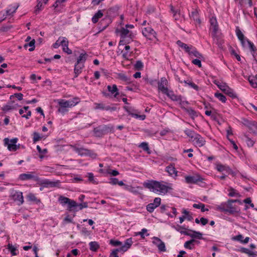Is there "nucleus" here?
I'll return each instance as SVG.
<instances>
[{"instance_id": "f257e3e1", "label": "nucleus", "mask_w": 257, "mask_h": 257, "mask_svg": "<svg viewBox=\"0 0 257 257\" xmlns=\"http://www.w3.org/2000/svg\"><path fill=\"white\" fill-rule=\"evenodd\" d=\"M143 185L150 191L160 195H165L173 189L172 183L163 181L148 180Z\"/></svg>"}, {"instance_id": "f03ea898", "label": "nucleus", "mask_w": 257, "mask_h": 257, "mask_svg": "<svg viewBox=\"0 0 257 257\" xmlns=\"http://www.w3.org/2000/svg\"><path fill=\"white\" fill-rule=\"evenodd\" d=\"M135 28L133 25L126 24L124 27L121 26L115 29V33L120 37L119 46H123L124 44L130 43L133 42L135 37L136 33H134L131 29Z\"/></svg>"}, {"instance_id": "7ed1b4c3", "label": "nucleus", "mask_w": 257, "mask_h": 257, "mask_svg": "<svg viewBox=\"0 0 257 257\" xmlns=\"http://www.w3.org/2000/svg\"><path fill=\"white\" fill-rule=\"evenodd\" d=\"M79 102L80 99L78 97H74L70 100L58 99L57 103L59 105V107L58 108V111L61 113H64L68 111L67 108L73 107Z\"/></svg>"}, {"instance_id": "20e7f679", "label": "nucleus", "mask_w": 257, "mask_h": 257, "mask_svg": "<svg viewBox=\"0 0 257 257\" xmlns=\"http://www.w3.org/2000/svg\"><path fill=\"white\" fill-rule=\"evenodd\" d=\"M18 139L14 138L10 139L8 138L4 139V145L7 147L8 150L11 152H15L20 148V144H17Z\"/></svg>"}, {"instance_id": "39448f33", "label": "nucleus", "mask_w": 257, "mask_h": 257, "mask_svg": "<svg viewBox=\"0 0 257 257\" xmlns=\"http://www.w3.org/2000/svg\"><path fill=\"white\" fill-rule=\"evenodd\" d=\"M9 197L18 205H21L24 203V200L23 193L20 191L14 189H11L10 192Z\"/></svg>"}, {"instance_id": "423d86ee", "label": "nucleus", "mask_w": 257, "mask_h": 257, "mask_svg": "<svg viewBox=\"0 0 257 257\" xmlns=\"http://www.w3.org/2000/svg\"><path fill=\"white\" fill-rule=\"evenodd\" d=\"M142 34L144 37L150 41H158L156 32L151 27H146L143 29Z\"/></svg>"}, {"instance_id": "0eeeda50", "label": "nucleus", "mask_w": 257, "mask_h": 257, "mask_svg": "<svg viewBox=\"0 0 257 257\" xmlns=\"http://www.w3.org/2000/svg\"><path fill=\"white\" fill-rule=\"evenodd\" d=\"M130 43H125L123 46H120L118 44V49L121 51V53L123 59L126 60L131 59L133 52L131 51V47L128 45Z\"/></svg>"}, {"instance_id": "6e6552de", "label": "nucleus", "mask_w": 257, "mask_h": 257, "mask_svg": "<svg viewBox=\"0 0 257 257\" xmlns=\"http://www.w3.org/2000/svg\"><path fill=\"white\" fill-rule=\"evenodd\" d=\"M60 183V182L58 180L51 181L47 179H39L38 180V184L45 188L58 187Z\"/></svg>"}, {"instance_id": "1a4fd4ad", "label": "nucleus", "mask_w": 257, "mask_h": 257, "mask_svg": "<svg viewBox=\"0 0 257 257\" xmlns=\"http://www.w3.org/2000/svg\"><path fill=\"white\" fill-rule=\"evenodd\" d=\"M191 139L193 144L198 147L203 146L206 143L204 138L198 134H195L192 136Z\"/></svg>"}, {"instance_id": "9d476101", "label": "nucleus", "mask_w": 257, "mask_h": 257, "mask_svg": "<svg viewBox=\"0 0 257 257\" xmlns=\"http://www.w3.org/2000/svg\"><path fill=\"white\" fill-rule=\"evenodd\" d=\"M152 243L155 245L158 250L161 252H165L166 250L165 243L159 237L154 236L152 238Z\"/></svg>"}, {"instance_id": "9b49d317", "label": "nucleus", "mask_w": 257, "mask_h": 257, "mask_svg": "<svg viewBox=\"0 0 257 257\" xmlns=\"http://www.w3.org/2000/svg\"><path fill=\"white\" fill-rule=\"evenodd\" d=\"M203 178L198 174L194 176H186L185 177V181L188 184H197L198 182H202Z\"/></svg>"}, {"instance_id": "f8f14e48", "label": "nucleus", "mask_w": 257, "mask_h": 257, "mask_svg": "<svg viewBox=\"0 0 257 257\" xmlns=\"http://www.w3.org/2000/svg\"><path fill=\"white\" fill-rule=\"evenodd\" d=\"M161 202V199L160 197H156L153 203H150L147 205V210L150 213H152L156 208L160 206Z\"/></svg>"}, {"instance_id": "ddd939ff", "label": "nucleus", "mask_w": 257, "mask_h": 257, "mask_svg": "<svg viewBox=\"0 0 257 257\" xmlns=\"http://www.w3.org/2000/svg\"><path fill=\"white\" fill-rule=\"evenodd\" d=\"M242 46L243 47H248L249 48L250 52H251L252 55H254L255 52L256 51V48L253 44L251 41H250L246 38H244L242 40L240 41Z\"/></svg>"}, {"instance_id": "4468645a", "label": "nucleus", "mask_w": 257, "mask_h": 257, "mask_svg": "<svg viewBox=\"0 0 257 257\" xmlns=\"http://www.w3.org/2000/svg\"><path fill=\"white\" fill-rule=\"evenodd\" d=\"M215 169L222 174H229L232 172L231 169L228 166L220 163L216 164Z\"/></svg>"}, {"instance_id": "2eb2a0df", "label": "nucleus", "mask_w": 257, "mask_h": 257, "mask_svg": "<svg viewBox=\"0 0 257 257\" xmlns=\"http://www.w3.org/2000/svg\"><path fill=\"white\" fill-rule=\"evenodd\" d=\"M168 82L165 77H162L158 82V89L162 93H165L167 92L168 88Z\"/></svg>"}, {"instance_id": "dca6fc26", "label": "nucleus", "mask_w": 257, "mask_h": 257, "mask_svg": "<svg viewBox=\"0 0 257 257\" xmlns=\"http://www.w3.org/2000/svg\"><path fill=\"white\" fill-rule=\"evenodd\" d=\"M26 198L29 202L35 203L39 205H42L43 206L41 201V200L38 198L36 195L32 193H29L27 195Z\"/></svg>"}, {"instance_id": "f3484780", "label": "nucleus", "mask_w": 257, "mask_h": 257, "mask_svg": "<svg viewBox=\"0 0 257 257\" xmlns=\"http://www.w3.org/2000/svg\"><path fill=\"white\" fill-rule=\"evenodd\" d=\"M165 170L169 174V175L173 178L175 179L178 176V171L172 164L166 167Z\"/></svg>"}, {"instance_id": "a211bd4d", "label": "nucleus", "mask_w": 257, "mask_h": 257, "mask_svg": "<svg viewBox=\"0 0 257 257\" xmlns=\"http://www.w3.org/2000/svg\"><path fill=\"white\" fill-rule=\"evenodd\" d=\"M250 238L246 237L244 239L242 234H239L237 235L233 236L231 237V240L233 241H238L242 244H246L249 242Z\"/></svg>"}, {"instance_id": "6ab92c4d", "label": "nucleus", "mask_w": 257, "mask_h": 257, "mask_svg": "<svg viewBox=\"0 0 257 257\" xmlns=\"http://www.w3.org/2000/svg\"><path fill=\"white\" fill-rule=\"evenodd\" d=\"M19 106L18 104L15 103L14 102L9 103L2 107L3 111L7 112L12 110L17 109Z\"/></svg>"}, {"instance_id": "aec40b11", "label": "nucleus", "mask_w": 257, "mask_h": 257, "mask_svg": "<svg viewBox=\"0 0 257 257\" xmlns=\"http://www.w3.org/2000/svg\"><path fill=\"white\" fill-rule=\"evenodd\" d=\"M133 240L132 238H127L125 240L123 245L118 248V249L122 252L126 251L128 248L131 247L133 244Z\"/></svg>"}, {"instance_id": "412c9836", "label": "nucleus", "mask_w": 257, "mask_h": 257, "mask_svg": "<svg viewBox=\"0 0 257 257\" xmlns=\"http://www.w3.org/2000/svg\"><path fill=\"white\" fill-rule=\"evenodd\" d=\"M29 107L24 106L23 108L19 110V113L22 115V117L29 119L31 116V111L29 110Z\"/></svg>"}, {"instance_id": "4be33fe9", "label": "nucleus", "mask_w": 257, "mask_h": 257, "mask_svg": "<svg viewBox=\"0 0 257 257\" xmlns=\"http://www.w3.org/2000/svg\"><path fill=\"white\" fill-rule=\"evenodd\" d=\"M73 148L74 150L81 156L90 155V151L87 149L83 148H78L76 146H74Z\"/></svg>"}, {"instance_id": "5701e85b", "label": "nucleus", "mask_w": 257, "mask_h": 257, "mask_svg": "<svg viewBox=\"0 0 257 257\" xmlns=\"http://www.w3.org/2000/svg\"><path fill=\"white\" fill-rule=\"evenodd\" d=\"M62 39L63 40L62 42L63 51L67 54H71L72 53V51L68 48L69 41L68 39L66 37H64V39Z\"/></svg>"}, {"instance_id": "b1692460", "label": "nucleus", "mask_w": 257, "mask_h": 257, "mask_svg": "<svg viewBox=\"0 0 257 257\" xmlns=\"http://www.w3.org/2000/svg\"><path fill=\"white\" fill-rule=\"evenodd\" d=\"M190 17L195 22L196 24L200 25L201 21L199 19L198 11L197 10H194L189 15Z\"/></svg>"}, {"instance_id": "393cba45", "label": "nucleus", "mask_w": 257, "mask_h": 257, "mask_svg": "<svg viewBox=\"0 0 257 257\" xmlns=\"http://www.w3.org/2000/svg\"><path fill=\"white\" fill-rule=\"evenodd\" d=\"M108 91L112 95H113L114 97H116V96L118 95V89L116 85L113 84L112 85H108L107 86Z\"/></svg>"}, {"instance_id": "a878e982", "label": "nucleus", "mask_w": 257, "mask_h": 257, "mask_svg": "<svg viewBox=\"0 0 257 257\" xmlns=\"http://www.w3.org/2000/svg\"><path fill=\"white\" fill-rule=\"evenodd\" d=\"M210 23L211 29H212L213 32L214 33H216L218 29V25L216 18L212 16L210 19Z\"/></svg>"}, {"instance_id": "bb28decb", "label": "nucleus", "mask_w": 257, "mask_h": 257, "mask_svg": "<svg viewBox=\"0 0 257 257\" xmlns=\"http://www.w3.org/2000/svg\"><path fill=\"white\" fill-rule=\"evenodd\" d=\"M213 83L216 85L218 88L223 92L225 90H226V89L228 87L226 83L218 80H214L213 81Z\"/></svg>"}, {"instance_id": "cd10ccee", "label": "nucleus", "mask_w": 257, "mask_h": 257, "mask_svg": "<svg viewBox=\"0 0 257 257\" xmlns=\"http://www.w3.org/2000/svg\"><path fill=\"white\" fill-rule=\"evenodd\" d=\"M188 54L191 57H195L199 59H203V56L193 46Z\"/></svg>"}, {"instance_id": "c85d7f7f", "label": "nucleus", "mask_w": 257, "mask_h": 257, "mask_svg": "<svg viewBox=\"0 0 257 257\" xmlns=\"http://www.w3.org/2000/svg\"><path fill=\"white\" fill-rule=\"evenodd\" d=\"M35 177L33 175V173H32V172L29 173L21 174L19 175V179L21 180H23V181L34 179Z\"/></svg>"}, {"instance_id": "c756f323", "label": "nucleus", "mask_w": 257, "mask_h": 257, "mask_svg": "<svg viewBox=\"0 0 257 257\" xmlns=\"http://www.w3.org/2000/svg\"><path fill=\"white\" fill-rule=\"evenodd\" d=\"M177 44L180 47L183 49L185 50V51L186 52H187L188 54H189V52L191 51V49L193 47V46L188 45L182 42L180 40H179L177 42Z\"/></svg>"}, {"instance_id": "7c9ffc66", "label": "nucleus", "mask_w": 257, "mask_h": 257, "mask_svg": "<svg viewBox=\"0 0 257 257\" xmlns=\"http://www.w3.org/2000/svg\"><path fill=\"white\" fill-rule=\"evenodd\" d=\"M95 105V109H101V110H114V108H111L109 106H105L103 103H95L94 104Z\"/></svg>"}, {"instance_id": "2f4dec72", "label": "nucleus", "mask_w": 257, "mask_h": 257, "mask_svg": "<svg viewBox=\"0 0 257 257\" xmlns=\"http://www.w3.org/2000/svg\"><path fill=\"white\" fill-rule=\"evenodd\" d=\"M84 65L83 64H77V63L75 64L74 72L75 74V77H77L81 73L82 70L83 68L84 67Z\"/></svg>"}, {"instance_id": "473e14b6", "label": "nucleus", "mask_w": 257, "mask_h": 257, "mask_svg": "<svg viewBox=\"0 0 257 257\" xmlns=\"http://www.w3.org/2000/svg\"><path fill=\"white\" fill-rule=\"evenodd\" d=\"M149 235V233H148V229L145 228H143L140 231L134 233V236L140 235L142 239H144L146 236H148Z\"/></svg>"}, {"instance_id": "72a5a7b5", "label": "nucleus", "mask_w": 257, "mask_h": 257, "mask_svg": "<svg viewBox=\"0 0 257 257\" xmlns=\"http://www.w3.org/2000/svg\"><path fill=\"white\" fill-rule=\"evenodd\" d=\"M103 16V13L102 10H99L96 13L93 17L92 18V22L93 23H96L99 19L102 18Z\"/></svg>"}, {"instance_id": "f704fd0d", "label": "nucleus", "mask_w": 257, "mask_h": 257, "mask_svg": "<svg viewBox=\"0 0 257 257\" xmlns=\"http://www.w3.org/2000/svg\"><path fill=\"white\" fill-rule=\"evenodd\" d=\"M190 232V233L187 232L186 235L190 236L192 238H195L199 239L202 238V234L201 232L193 230H191Z\"/></svg>"}, {"instance_id": "c9c22d12", "label": "nucleus", "mask_w": 257, "mask_h": 257, "mask_svg": "<svg viewBox=\"0 0 257 257\" xmlns=\"http://www.w3.org/2000/svg\"><path fill=\"white\" fill-rule=\"evenodd\" d=\"M224 93L232 98H236L237 97V94L234 90L229 86L225 90Z\"/></svg>"}, {"instance_id": "e433bc0d", "label": "nucleus", "mask_w": 257, "mask_h": 257, "mask_svg": "<svg viewBox=\"0 0 257 257\" xmlns=\"http://www.w3.org/2000/svg\"><path fill=\"white\" fill-rule=\"evenodd\" d=\"M87 57V55L86 53H82L80 54L77 59V62L76 63L77 64H83L84 65V63L86 60Z\"/></svg>"}, {"instance_id": "4c0bfd02", "label": "nucleus", "mask_w": 257, "mask_h": 257, "mask_svg": "<svg viewBox=\"0 0 257 257\" xmlns=\"http://www.w3.org/2000/svg\"><path fill=\"white\" fill-rule=\"evenodd\" d=\"M164 94H166L173 101H178L180 99L178 96L174 94V92L172 90H167V92Z\"/></svg>"}, {"instance_id": "58836bf2", "label": "nucleus", "mask_w": 257, "mask_h": 257, "mask_svg": "<svg viewBox=\"0 0 257 257\" xmlns=\"http://www.w3.org/2000/svg\"><path fill=\"white\" fill-rule=\"evenodd\" d=\"M248 80L250 85L254 88H257V76H250L248 77Z\"/></svg>"}, {"instance_id": "ea45409f", "label": "nucleus", "mask_w": 257, "mask_h": 257, "mask_svg": "<svg viewBox=\"0 0 257 257\" xmlns=\"http://www.w3.org/2000/svg\"><path fill=\"white\" fill-rule=\"evenodd\" d=\"M172 227L175 229L177 231L179 232L181 234L186 235L187 232L185 231L186 228L183 226H180L179 225H172Z\"/></svg>"}, {"instance_id": "a19ab883", "label": "nucleus", "mask_w": 257, "mask_h": 257, "mask_svg": "<svg viewBox=\"0 0 257 257\" xmlns=\"http://www.w3.org/2000/svg\"><path fill=\"white\" fill-rule=\"evenodd\" d=\"M35 39H33L32 40H31L30 42H28L26 43L24 45V47L25 48H27L28 47H29L30 48L29 49V51H32L35 49Z\"/></svg>"}, {"instance_id": "79ce46f5", "label": "nucleus", "mask_w": 257, "mask_h": 257, "mask_svg": "<svg viewBox=\"0 0 257 257\" xmlns=\"http://www.w3.org/2000/svg\"><path fill=\"white\" fill-rule=\"evenodd\" d=\"M18 6L17 5H11L6 10V13L8 15H11L16 11L18 9Z\"/></svg>"}, {"instance_id": "37998d69", "label": "nucleus", "mask_w": 257, "mask_h": 257, "mask_svg": "<svg viewBox=\"0 0 257 257\" xmlns=\"http://www.w3.org/2000/svg\"><path fill=\"white\" fill-rule=\"evenodd\" d=\"M195 240L193 239L188 240L185 242L184 246L185 248L192 249L194 248V242Z\"/></svg>"}, {"instance_id": "c03bdc74", "label": "nucleus", "mask_w": 257, "mask_h": 257, "mask_svg": "<svg viewBox=\"0 0 257 257\" xmlns=\"http://www.w3.org/2000/svg\"><path fill=\"white\" fill-rule=\"evenodd\" d=\"M214 96L215 97L218 99L219 101H220L222 103H225L226 101V97L221 93L216 92L214 94Z\"/></svg>"}, {"instance_id": "a18cd8bd", "label": "nucleus", "mask_w": 257, "mask_h": 257, "mask_svg": "<svg viewBox=\"0 0 257 257\" xmlns=\"http://www.w3.org/2000/svg\"><path fill=\"white\" fill-rule=\"evenodd\" d=\"M193 207L195 208L200 209L201 211L203 212L208 211V209L205 208V205L202 203H199L198 204H194L193 205Z\"/></svg>"}, {"instance_id": "49530a36", "label": "nucleus", "mask_w": 257, "mask_h": 257, "mask_svg": "<svg viewBox=\"0 0 257 257\" xmlns=\"http://www.w3.org/2000/svg\"><path fill=\"white\" fill-rule=\"evenodd\" d=\"M64 37H59L58 39L56 41L55 43L53 44L52 47L54 49H57L59 48L60 46H62V41H63L62 39H64Z\"/></svg>"}, {"instance_id": "de8ad7c7", "label": "nucleus", "mask_w": 257, "mask_h": 257, "mask_svg": "<svg viewBox=\"0 0 257 257\" xmlns=\"http://www.w3.org/2000/svg\"><path fill=\"white\" fill-rule=\"evenodd\" d=\"M37 150L38 152L40 154L39 156L40 158L41 159H43L44 157V155L47 153V150L46 149L42 150L41 147L38 145L37 146Z\"/></svg>"}, {"instance_id": "09e8293b", "label": "nucleus", "mask_w": 257, "mask_h": 257, "mask_svg": "<svg viewBox=\"0 0 257 257\" xmlns=\"http://www.w3.org/2000/svg\"><path fill=\"white\" fill-rule=\"evenodd\" d=\"M33 141L34 143H36V142L40 141L43 137L40 134H39V133H38L37 132H34L33 133Z\"/></svg>"}, {"instance_id": "8fccbe9b", "label": "nucleus", "mask_w": 257, "mask_h": 257, "mask_svg": "<svg viewBox=\"0 0 257 257\" xmlns=\"http://www.w3.org/2000/svg\"><path fill=\"white\" fill-rule=\"evenodd\" d=\"M236 35L239 41L243 39L245 37L243 33L241 32L238 27H237L235 30Z\"/></svg>"}, {"instance_id": "3c124183", "label": "nucleus", "mask_w": 257, "mask_h": 257, "mask_svg": "<svg viewBox=\"0 0 257 257\" xmlns=\"http://www.w3.org/2000/svg\"><path fill=\"white\" fill-rule=\"evenodd\" d=\"M182 213L184 214V216H185V219L190 221L193 219L192 216V214H191L189 211H188L186 209H183L182 210Z\"/></svg>"}, {"instance_id": "603ef678", "label": "nucleus", "mask_w": 257, "mask_h": 257, "mask_svg": "<svg viewBox=\"0 0 257 257\" xmlns=\"http://www.w3.org/2000/svg\"><path fill=\"white\" fill-rule=\"evenodd\" d=\"M105 173L113 176H116L119 174V172L115 170H111L109 168L106 170Z\"/></svg>"}, {"instance_id": "864d4df0", "label": "nucleus", "mask_w": 257, "mask_h": 257, "mask_svg": "<svg viewBox=\"0 0 257 257\" xmlns=\"http://www.w3.org/2000/svg\"><path fill=\"white\" fill-rule=\"evenodd\" d=\"M8 248L10 251L11 254L13 255H15L17 254V252H16L17 247H15V246L11 244H9L8 245Z\"/></svg>"}, {"instance_id": "5fc2aeb1", "label": "nucleus", "mask_w": 257, "mask_h": 257, "mask_svg": "<svg viewBox=\"0 0 257 257\" xmlns=\"http://www.w3.org/2000/svg\"><path fill=\"white\" fill-rule=\"evenodd\" d=\"M245 141L249 147H251L253 146L254 144V141L248 137L247 136H245Z\"/></svg>"}, {"instance_id": "6e6d98bb", "label": "nucleus", "mask_w": 257, "mask_h": 257, "mask_svg": "<svg viewBox=\"0 0 257 257\" xmlns=\"http://www.w3.org/2000/svg\"><path fill=\"white\" fill-rule=\"evenodd\" d=\"M59 201L61 204H62L63 205H65V204H68V203L69 202L70 199H69L68 198L61 196L59 198Z\"/></svg>"}, {"instance_id": "4d7b16f0", "label": "nucleus", "mask_w": 257, "mask_h": 257, "mask_svg": "<svg viewBox=\"0 0 257 257\" xmlns=\"http://www.w3.org/2000/svg\"><path fill=\"white\" fill-rule=\"evenodd\" d=\"M140 190H142L141 187H133L132 186L131 187L130 192L135 194V195H137V194H140V192H139Z\"/></svg>"}, {"instance_id": "13d9d810", "label": "nucleus", "mask_w": 257, "mask_h": 257, "mask_svg": "<svg viewBox=\"0 0 257 257\" xmlns=\"http://www.w3.org/2000/svg\"><path fill=\"white\" fill-rule=\"evenodd\" d=\"M227 206H228L227 204L222 203L220 205L218 206L217 208L220 211L227 212V211H229V210H227Z\"/></svg>"}, {"instance_id": "bf43d9fd", "label": "nucleus", "mask_w": 257, "mask_h": 257, "mask_svg": "<svg viewBox=\"0 0 257 257\" xmlns=\"http://www.w3.org/2000/svg\"><path fill=\"white\" fill-rule=\"evenodd\" d=\"M185 83L186 84H187L189 86L193 88L195 90L198 91L199 90L198 86L196 84H195L194 83L192 82V81H185Z\"/></svg>"}, {"instance_id": "052dcab7", "label": "nucleus", "mask_w": 257, "mask_h": 257, "mask_svg": "<svg viewBox=\"0 0 257 257\" xmlns=\"http://www.w3.org/2000/svg\"><path fill=\"white\" fill-rule=\"evenodd\" d=\"M89 246L90 250L92 251H96L98 248V245L96 242L91 241L89 243Z\"/></svg>"}, {"instance_id": "680f3d73", "label": "nucleus", "mask_w": 257, "mask_h": 257, "mask_svg": "<svg viewBox=\"0 0 257 257\" xmlns=\"http://www.w3.org/2000/svg\"><path fill=\"white\" fill-rule=\"evenodd\" d=\"M118 76L120 79L126 82V83H130L131 82L130 79L122 73H119L118 74Z\"/></svg>"}, {"instance_id": "e2e57ef3", "label": "nucleus", "mask_w": 257, "mask_h": 257, "mask_svg": "<svg viewBox=\"0 0 257 257\" xmlns=\"http://www.w3.org/2000/svg\"><path fill=\"white\" fill-rule=\"evenodd\" d=\"M140 147H141L144 151L147 152L148 154L151 153L148 143L143 142L141 144Z\"/></svg>"}, {"instance_id": "0e129e2a", "label": "nucleus", "mask_w": 257, "mask_h": 257, "mask_svg": "<svg viewBox=\"0 0 257 257\" xmlns=\"http://www.w3.org/2000/svg\"><path fill=\"white\" fill-rule=\"evenodd\" d=\"M228 191V195L230 197L237 196L239 195L238 192L232 188H229Z\"/></svg>"}, {"instance_id": "69168bd1", "label": "nucleus", "mask_w": 257, "mask_h": 257, "mask_svg": "<svg viewBox=\"0 0 257 257\" xmlns=\"http://www.w3.org/2000/svg\"><path fill=\"white\" fill-rule=\"evenodd\" d=\"M109 244L112 245L114 246H121L122 242L120 241L114 240V239H111L109 241Z\"/></svg>"}, {"instance_id": "338daca9", "label": "nucleus", "mask_w": 257, "mask_h": 257, "mask_svg": "<svg viewBox=\"0 0 257 257\" xmlns=\"http://www.w3.org/2000/svg\"><path fill=\"white\" fill-rule=\"evenodd\" d=\"M203 59H199L198 58H197L196 59H193L192 61V63L198 66L199 68H201V66H202V64H201V60H202Z\"/></svg>"}, {"instance_id": "774afa93", "label": "nucleus", "mask_w": 257, "mask_h": 257, "mask_svg": "<svg viewBox=\"0 0 257 257\" xmlns=\"http://www.w3.org/2000/svg\"><path fill=\"white\" fill-rule=\"evenodd\" d=\"M118 252H121V251L118 248L113 249L110 252L109 257H118Z\"/></svg>"}]
</instances>
